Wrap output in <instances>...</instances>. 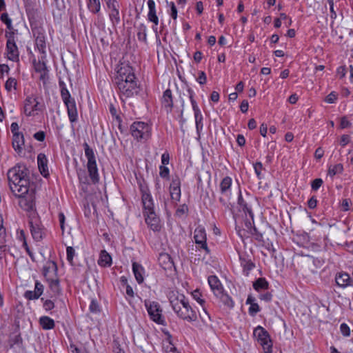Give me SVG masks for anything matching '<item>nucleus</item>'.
Returning <instances> with one entry per match:
<instances>
[{
    "instance_id": "obj_1",
    "label": "nucleus",
    "mask_w": 353,
    "mask_h": 353,
    "mask_svg": "<svg viewBox=\"0 0 353 353\" xmlns=\"http://www.w3.org/2000/svg\"><path fill=\"white\" fill-rule=\"evenodd\" d=\"M114 83L119 90L122 97L130 98L140 92L134 70L128 65H123L118 69L114 78Z\"/></svg>"
},
{
    "instance_id": "obj_2",
    "label": "nucleus",
    "mask_w": 353,
    "mask_h": 353,
    "mask_svg": "<svg viewBox=\"0 0 353 353\" xmlns=\"http://www.w3.org/2000/svg\"><path fill=\"white\" fill-rule=\"evenodd\" d=\"M8 179L11 191L14 195L25 194L29 190L28 170L25 165H17L8 172Z\"/></svg>"
},
{
    "instance_id": "obj_3",
    "label": "nucleus",
    "mask_w": 353,
    "mask_h": 353,
    "mask_svg": "<svg viewBox=\"0 0 353 353\" xmlns=\"http://www.w3.org/2000/svg\"><path fill=\"white\" fill-rule=\"evenodd\" d=\"M172 309L180 319L188 322H193L197 320L196 312L190 305L188 301L183 295L177 296L170 301Z\"/></svg>"
},
{
    "instance_id": "obj_4",
    "label": "nucleus",
    "mask_w": 353,
    "mask_h": 353,
    "mask_svg": "<svg viewBox=\"0 0 353 353\" xmlns=\"http://www.w3.org/2000/svg\"><path fill=\"white\" fill-rule=\"evenodd\" d=\"M85 150V155L88 159L87 169L89 176L92 183L96 184L99 181V174L96 162V157L94 150L89 146L87 143H83Z\"/></svg>"
},
{
    "instance_id": "obj_5",
    "label": "nucleus",
    "mask_w": 353,
    "mask_h": 353,
    "mask_svg": "<svg viewBox=\"0 0 353 353\" xmlns=\"http://www.w3.org/2000/svg\"><path fill=\"white\" fill-rule=\"evenodd\" d=\"M59 85L61 98L67 107L69 120L71 123H74L77 120L78 116L75 101L71 98L70 94L63 81L59 82Z\"/></svg>"
},
{
    "instance_id": "obj_6",
    "label": "nucleus",
    "mask_w": 353,
    "mask_h": 353,
    "mask_svg": "<svg viewBox=\"0 0 353 353\" xmlns=\"http://www.w3.org/2000/svg\"><path fill=\"white\" fill-rule=\"evenodd\" d=\"M132 136L138 141H146L151 136L150 126L142 121L134 122L130 126Z\"/></svg>"
},
{
    "instance_id": "obj_7",
    "label": "nucleus",
    "mask_w": 353,
    "mask_h": 353,
    "mask_svg": "<svg viewBox=\"0 0 353 353\" xmlns=\"http://www.w3.org/2000/svg\"><path fill=\"white\" fill-rule=\"evenodd\" d=\"M144 305L151 320L159 325H163L165 320L159 303L157 301L145 300Z\"/></svg>"
},
{
    "instance_id": "obj_8",
    "label": "nucleus",
    "mask_w": 353,
    "mask_h": 353,
    "mask_svg": "<svg viewBox=\"0 0 353 353\" xmlns=\"http://www.w3.org/2000/svg\"><path fill=\"white\" fill-rule=\"evenodd\" d=\"M253 334L258 343L262 346L265 353H272V342L268 332L261 326H257Z\"/></svg>"
},
{
    "instance_id": "obj_9",
    "label": "nucleus",
    "mask_w": 353,
    "mask_h": 353,
    "mask_svg": "<svg viewBox=\"0 0 353 353\" xmlns=\"http://www.w3.org/2000/svg\"><path fill=\"white\" fill-rule=\"evenodd\" d=\"M232 180L230 176L224 177L219 184V192L221 196L219 198L220 203L228 207L229 201L232 194Z\"/></svg>"
},
{
    "instance_id": "obj_10",
    "label": "nucleus",
    "mask_w": 353,
    "mask_h": 353,
    "mask_svg": "<svg viewBox=\"0 0 353 353\" xmlns=\"http://www.w3.org/2000/svg\"><path fill=\"white\" fill-rule=\"evenodd\" d=\"M5 36L7 39L6 52L8 59L12 61H18L19 53L16 45L14 32H6Z\"/></svg>"
},
{
    "instance_id": "obj_11",
    "label": "nucleus",
    "mask_w": 353,
    "mask_h": 353,
    "mask_svg": "<svg viewBox=\"0 0 353 353\" xmlns=\"http://www.w3.org/2000/svg\"><path fill=\"white\" fill-rule=\"evenodd\" d=\"M43 105L34 95L29 96L24 102V112L26 116H34L42 111Z\"/></svg>"
},
{
    "instance_id": "obj_12",
    "label": "nucleus",
    "mask_w": 353,
    "mask_h": 353,
    "mask_svg": "<svg viewBox=\"0 0 353 353\" xmlns=\"http://www.w3.org/2000/svg\"><path fill=\"white\" fill-rule=\"evenodd\" d=\"M194 240L199 250H202L205 254H210V250L207 245V236L205 229L199 226L194 231Z\"/></svg>"
},
{
    "instance_id": "obj_13",
    "label": "nucleus",
    "mask_w": 353,
    "mask_h": 353,
    "mask_svg": "<svg viewBox=\"0 0 353 353\" xmlns=\"http://www.w3.org/2000/svg\"><path fill=\"white\" fill-rule=\"evenodd\" d=\"M18 198V204L21 209L27 212L33 211L35 203L32 194L26 193L21 195H15Z\"/></svg>"
},
{
    "instance_id": "obj_14",
    "label": "nucleus",
    "mask_w": 353,
    "mask_h": 353,
    "mask_svg": "<svg viewBox=\"0 0 353 353\" xmlns=\"http://www.w3.org/2000/svg\"><path fill=\"white\" fill-rule=\"evenodd\" d=\"M144 216L145 223L152 230L159 232L161 230L159 218L154 212H148V213L144 214Z\"/></svg>"
},
{
    "instance_id": "obj_15",
    "label": "nucleus",
    "mask_w": 353,
    "mask_h": 353,
    "mask_svg": "<svg viewBox=\"0 0 353 353\" xmlns=\"http://www.w3.org/2000/svg\"><path fill=\"white\" fill-rule=\"evenodd\" d=\"M43 274L46 280H52L57 276V265L53 261H48L43 268Z\"/></svg>"
},
{
    "instance_id": "obj_16",
    "label": "nucleus",
    "mask_w": 353,
    "mask_h": 353,
    "mask_svg": "<svg viewBox=\"0 0 353 353\" xmlns=\"http://www.w3.org/2000/svg\"><path fill=\"white\" fill-rule=\"evenodd\" d=\"M170 193L172 200L177 202L181 198V181L179 176L172 178L170 185Z\"/></svg>"
},
{
    "instance_id": "obj_17",
    "label": "nucleus",
    "mask_w": 353,
    "mask_h": 353,
    "mask_svg": "<svg viewBox=\"0 0 353 353\" xmlns=\"http://www.w3.org/2000/svg\"><path fill=\"white\" fill-rule=\"evenodd\" d=\"M148 6L149 8V12L148 14V19L150 21L154 23L152 28L154 32L157 31V26L159 24V18L157 15L156 8H155V2L153 0L148 1Z\"/></svg>"
},
{
    "instance_id": "obj_18",
    "label": "nucleus",
    "mask_w": 353,
    "mask_h": 353,
    "mask_svg": "<svg viewBox=\"0 0 353 353\" xmlns=\"http://www.w3.org/2000/svg\"><path fill=\"white\" fill-rule=\"evenodd\" d=\"M141 192L144 214L148 213V212H154V203L151 194L148 192V190L141 189Z\"/></svg>"
},
{
    "instance_id": "obj_19",
    "label": "nucleus",
    "mask_w": 353,
    "mask_h": 353,
    "mask_svg": "<svg viewBox=\"0 0 353 353\" xmlns=\"http://www.w3.org/2000/svg\"><path fill=\"white\" fill-rule=\"evenodd\" d=\"M29 225L33 239L37 241L41 240L43 239L44 232L43 228L38 223L37 220H30L29 222Z\"/></svg>"
},
{
    "instance_id": "obj_20",
    "label": "nucleus",
    "mask_w": 353,
    "mask_h": 353,
    "mask_svg": "<svg viewBox=\"0 0 353 353\" xmlns=\"http://www.w3.org/2000/svg\"><path fill=\"white\" fill-rule=\"evenodd\" d=\"M43 292V285L39 281H36L34 290H28L25 292L24 296L28 300L37 299Z\"/></svg>"
},
{
    "instance_id": "obj_21",
    "label": "nucleus",
    "mask_w": 353,
    "mask_h": 353,
    "mask_svg": "<svg viewBox=\"0 0 353 353\" xmlns=\"http://www.w3.org/2000/svg\"><path fill=\"white\" fill-rule=\"evenodd\" d=\"M37 163L41 174L44 177L48 176L49 171L48 168V159L44 154L40 153L38 154Z\"/></svg>"
},
{
    "instance_id": "obj_22",
    "label": "nucleus",
    "mask_w": 353,
    "mask_h": 353,
    "mask_svg": "<svg viewBox=\"0 0 353 353\" xmlns=\"http://www.w3.org/2000/svg\"><path fill=\"white\" fill-rule=\"evenodd\" d=\"M132 272L138 283H142L144 281L145 270L141 265L137 262L132 263Z\"/></svg>"
},
{
    "instance_id": "obj_23",
    "label": "nucleus",
    "mask_w": 353,
    "mask_h": 353,
    "mask_svg": "<svg viewBox=\"0 0 353 353\" xmlns=\"http://www.w3.org/2000/svg\"><path fill=\"white\" fill-rule=\"evenodd\" d=\"M158 261L164 270L171 269L174 264L171 256L167 253L160 254Z\"/></svg>"
},
{
    "instance_id": "obj_24",
    "label": "nucleus",
    "mask_w": 353,
    "mask_h": 353,
    "mask_svg": "<svg viewBox=\"0 0 353 353\" xmlns=\"http://www.w3.org/2000/svg\"><path fill=\"white\" fill-rule=\"evenodd\" d=\"M208 283L215 296L218 294L219 292H221L222 291H223L222 285L219 279L216 276H210L208 277Z\"/></svg>"
},
{
    "instance_id": "obj_25",
    "label": "nucleus",
    "mask_w": 353,
    "mask_h": 353,
    "mask_svg": "<svg viewBox=\"0 0 353 353\" xmlns=\"http://www.w3.org/2000/svg\"><path fill=\"white\" fill-rule=\"evenodd\" d=\"M162 104L168 112L171 111L173 106V101L172 92L170 89H167L164 91L162 97Z\"/></svg>"
},
{
    "instance_id": "obj_26",
    "label": "nucleus",
    "mask_w": 353,
    "mask_h": 353,
    "mask_svg": "<svg viewBox=\"0 0 353 353\" xmlns=\"http://www.w3.org/2000/svg\"><path fill=\"white\" fill-rule=\"evenodd\" d=\"M24 145V137L23 134H14L12 139V146L16 152L20 153L23 151V146Z\"/></svg>"
},
{
    "instance_id": "obj_27",
    "label": "nucleus",
    "mask_w": 353,
    "mask_h": 353,
    "mask_svg": "<svg viewBox=\"0 0 353 353\" xmlns=\"http://www.w3.org/2000/svg\"><path fill=\"white\" fill-rule=\"evenodd\" d=\"M335 281L339 286L345 288L350 285L351 279L348 274L339 273L336 276Z\"/></svg>"
},
{
    "instance_id": "obj_28",
    "label": "nucleus",
    "mask_w": 353,
    "mask_h": 353,
    "mask_svg": "<svg viewBox=\"0 0 353 353\" xmlns=\"http://www.w3.org/2000/svg\"><path fill=\"white\" fill-rule=\"evenodd\" d=\"M98 264L101 267H108L112 264L111 256L104 250L100 253Z\"/></svg>"
},
{
    "instance_id": "obj_29",
    "label": "nucleus",
    "mask_w": 353,
    "mask_h": 353,
    "mask_svg": "<svg viewBox=\"0 0 353 353\" xmlns=\"http://www.w3.org/2000/svg\"><path fill=\"white\" fill-rule=\"evenodd\" d=\"M137 36L139 41L147 44V27L145 24L141 23L136 27Z\"/></svg>"
},
{
    "instance_id": "obj_30",
    "label": "nucleus",
    "mask_w": 353,
    "mask_h": 353,
    "mask_svg": "<svg viewBox=\"0 0 353 353\" xmlns=\"http://www.w3.org/2000/svg\"><path fill=\"white\" fill-rule=\"evenodd\" d=\"M239 260L241 265L243 267V272L245 275H248L250 271L255 267L254 263L250 259H247L241 256H240Z\"/></svg>"
},
{
    "instance_id": "obj_31",
    "label": "nucleus",
    "mask_w": 353,
    "mask_h": 353,
    "mask_svg": "<svg viewBox=\"0 0 353 353\" xmlns=\"http://www.w3.org/2000/svg\"><path fill=\"white\" fill-rule=\"evenodd\" d=\"M39 324L43 330H51L55 326L54 321L52 319L43 316L39 319Z\"/></svg>"
},
{
    "instance_id": "obj_32",
    "label": "nucleus",
    "mask_w": 353,
    "mask_h": 353,
    "mask_svg": "<svg viewBox=\"0 0 353 353\" xmlns=\"http://www.w3.org/2000/svg\"><path fill=\"white\" fill-rule=\"evenodd\" d=\"M36 46L39 51L43 54H46V38L43 34L39 33L36 38Z\"/></svg>"
},
{
    "instance_id": "obj_33",
    "label": "nucleus",
    "mask_w": 353,
    "mask_h": 353,
    "mask_svg": "<svg viewBox=\"0 0 353 353\" xmlns=\"http://www.w3.org/2000/svg\"><path fill=\"white\" fill-rule=\"evenodd\" d=\"M216 296L219 298L224 305L227 306L228 308L231 309L234 307V304L232 298L228 294L224 293L223 291L221 292H219Z\"/></svg>"
},
{
    "instance_id": "obj_34",
    "label": "nucleus",
    "mask_w": 353,
    "mask_h": 353,
    "mask_svg": "<svg viewBox=\"0 0 353 353\" xmlns=\"http://www.w3.org/2000/svg\"><path fill=\"white\" fill-rule=\"evenodd\" d=\"M34 68L36 72H39L41 74V78H43L47 74V67L43 61H38L35 60L33 62Z\"/></svg>"
},
{
    "instance_id": "obj_35",
    "label": "nucleus",
    "mask_w": 353,
    "mask_h": 353,
    "mask_svg": "<svg viewBox=\"0 0 353 353\" xmlns=\"http://www.w3.org/2000/svg\"><path fill=\"white\" fill-rule=\"evenodd\" d=\"M268 283L265 278H259L253 283V288L255 290H266L268 288Z\"/></svg>"
},
{
    "instance_id": "obj_36",
    "label": "nucleus",
    "mask_w": 353,
    "mask_h": 353,
    "mask_svg": "<svg viewBox=\"0 0 353 353\" xmlns=\"http://www.w3.org/2000/svg\"><path fill=\"white\" fill-rule=\"evenodd\" d=\"M49 283V287L50 290L53 292L54 294H59L61 292V288L59 285V280L58 277L54 278L52 280H47Z\"/></svg>"
},
{
    "instance_id": "obj_37",
    "label": "nucleus",
    "mask_w": 353,
    "mask_h": 353,
    "mask_svg": "<svg viewBox=\"0 0 353 353\" xmlns=\"http://www.w3.org/2000/svg\"><path fill=\"white\" fill-rule=\"evenodd\" d=\"M238 204L242 208L243 210L245 213H248L250 218L253 219L254 214L250 207L247 205V203L243 200L242 195L240 194L238 198Z\"/></svg>"
},
{
    "instance_id": "obj_38",
    "label": "nucleus",
    "mask_w": 353,
    "mask_h": 353,
    "mask_svg": "<svg viewBox=\"0 0 353 353\" xmlns=\"http://www.w3.org/2000/svg\"><path fill=\"white\" fill-rule=\"evenodd\" d=\"M343 170V165L341 163H338L333 166L331 165L329 167L327 174L331 177H333L334 175L341 173Z\"/></svg>"
},
{
    "instance_id": "obj_39",
    "label": "nucleus",
    "mask_w": 353,
    "mask_h": 353,
    "mask_svg": "<svg viewBox=\"0 0 353 353\" xmlns=\"http://www.w3.org/2000/svg\"><path fill=\"white\" fill-rule=\"evenodd\" d=\"M88 7L92 13H98L101 9L99 0H89Z\"/></svg>"
},
{
    "instance_id": "obj_40",
    "label": "nucleus",
    "mask_w": 353,
    "mask_h": 353,
    "mask_svg": "<svg viewBox=\"0 0 353 353\" xmlns=\"http://www.w3.org/2000/svg\"><path fill=\"white\" fill-rule=\"evenodd\" d=\"M109 17L112 23L114 26L119 24L121 21L119 16V10L110 11Z\"/></svg>"
},
{
    "instance_id": "obj_41",
    "label": "nucleus",
    "mask_w": 353,
    "mask_h": 353,
    "mask_svg": "<svg viewBox=\"0 0 353 353\" xmlns=\"http://www.w3.org/2000/svg\"><path fill=\"white\" fill-rule=\"evenodd\" d=\"M17 85V84L16 79L10 77L6 82L5 88L8 92H10L12 89L16 90Z\"/></svg>"
},
{
    "instance_id": "obj_42",
    "label": "nucleus",
    "mask_w": 353,
    "mask_h": 353,
    "mask_svg": "<svg viewBox=\"0 0 353 353\" xmlns=\"http://www.w3.org/2000/svg\"><path fill=\"white\" fill-rule=\"evenodd\" d=\"M107 8L110 11L119 10V3L117 0H105Z\"/></svg>"
},
{
    "instance_id": "obj_43",
    "label": "nucleus",
    "mask_w": 353,
    "mask_h": 353,
    "mask_svg": "<svg viewBox=\"0 0 353 353\" xmlns=\"http://www.w3.org/2000/svg\"><path fill=\"white\" fill-rule=\"evenodd\" d=\"M0 19H1V21L6 25L7 28L8 30L12 29V20L9 17L8 14L7 12L3 13L1 15Z\"/></svg>"
},
{
    "instance_id": "obj_44",
    "label": "nucleus",
    "mask_w": 353,
    "mask_h": 353,
    "mask_svg": "<svg viewBox=\"0 0 353 353\" xmlns=\"http://www.w3.org/2000/svg\"><path fill=\"white\" fill-rule=\"evenodd\" d=\"M6 233L3 226L2 220L0 221V245H6Z\"/></svg>"
},
{
    "instance_id": "obj_45",
    "label": "nucleus",
    "mask_w": 353,
    "mask_h": 353,
    "mask_svg": "<svg viewBox=\"0 0 353 353\" xmlns=\"http://www.w3.org/2000/svg\"><path fill=\"white\" fill-rule=\"evenodd\" d=\"M22 342V339L20 334H13L10 337V346H13L16 344H19Z\"/></svg>"
},
{
    "instance_id": "obj_46",
    "label": "nucleus",
    "mask_w": 353,
    "mask_h": 353,
    "mask_svg": "<svg viewBox=\"0 0 353 353\" xmlns=\"http://www.w3.org/2000/svg\"><path fill=\"white\" fill-rule=\"evenodd\" d=\"M78 178L81 183L88 184V179L84 170H80L78 172Z\"/></svg>"
},
{
    "instance_id": "obj_47",
    "label": "nucleus",
    "mask_w": 353,
    "mask_h": 353,
    "mask_svg": "<svg viewBox=\"0 0 353 353\" xmlns=\"http://www.w3.org/2000/svg\"><path fill=\"white\" fill-rule=\"evenodd\" d=\"M192 295L193 298L201 305H203L205 303V301L202 299L201 297V293L199 290H196L194 292H192Z\"/></svg>"
},
{
    "instance_id": "obj_48",
    "label": "nucleus",
    "mask_w": 353,
    "mask_h": 353,
    "mask_svg": "<svg viewBox=\"0 0 353 353\" xmlns=\"http://www.w3.org/2000/svg\"><path fill=\"white\" fill-rule=\"evenodd\" d=\"M259 311L260 307L258 303H256L254 304H251L248 310L250 315L252 316H255Z\"/></svg>"
},
{
    "instance_id": "obj_49",
    "label": "nucleus",
    "mask_w": 353,
    "mask_h": 353,
    "mask_svg": "<svg viewBox=\"0 0 353 353\" xmlns=\"http://www.w3.org/2000/svg\"><path fill=\"white\" fill-rule=\"evenodd\" d=\"M187 91L189 95L191 104L192 105V109L193 110H195L196 108H199V107L197 105L196 101L194 99V92L191 88H188Z\"/></svg>"
},
{
    "instance_id": "obj_50",
    "label": "nucleus",
    "mask_w": 353,
    "mask_h": 353,
    "mask_svg": "<svg viewBox=\"0 0 353 353\" xmlns=\"http://www.w3.org/2000/svg\"><path fill=\"white\" fill-rule=\"evenodd\" d=\"M340 330L344 336H349L350 334V330L349 326L343 323L340 325Z\"/></svg>"
},
{
    "instance_id": "obj_51",
    "label": "nucleus",
    "mask_w": 353,
    "mask_h": 353,
    "mask_svg": "<svg viewBox=\"0 0 353 353\" xmlns=\"http://www.w3.org/2000/svg\"><path fill=\"white\" fill-rule=\"evenodd\" d=\"M336 99L337 94L335 92H332L326 97L325 101L328 103H333Z\"/></svg>"
},
{
    "instance_id": "obj_52",
    "label": "nucleus",
    "mask_w": 353,
    "mask_h": 353,
    "mask_svg": "<svg viewBox=\"0 0 353 353\" xmlns=\"http://www.w3.org/2000/svg\"><path fill=\"white\" fill-rule=\"evenodd\" d=\"M90 310L92 313H97L100 311L99 305L95 300H92L90 305Z\"/></svg>"
},
{
    "instance_id": "obj_53",
    "label": "nucleus",
    "mask_w": 353,
    "mask_h": 353,
    "mask_svg": "<svg viewBox=\"0 0 353 353\" xmlns=\"http://www.w3.org/2000/svg\"><path fill=\"white\" fill-rule=\"evenodd\" d=\"M196 81L201 85L205 84L206 81H207V78H206L205 73L203 71H200L199 72V76H198V77L196 79Z\"/></svg>"
},
{
    "instance_id": "obj_54",
    "label": "nucleus",
    "mask_w": 353,
    "mask_h": 353,
    "mask_svg": "<svg viewBox=\"0 0 353 353\" xmlns=\"http://www.w3.org/2000/svg\"><path fill=\"white\" fill-rule=\"evenodd\" d=\"M67 253V259L70 263H72L74 256V250L72 247H68L66 249Z\"/></svg>"
},
{
    "instance_id": "obj_55",
    "label": "nucleus",
    "mask_w": 353,
    "mask_h": 353,
    "mask_svg": "<svg viewBox=\"0 0 353 353\" xmlns=\"http://www.w3.org/2000/svg\"><path fill=\"white\" fill-rule=\"evenodd\" d=\"M321 179H316L312 182V189L316 191L323 184Z\"/></svg>"
},
{
    "instance_id": "obj_56",
    "label": "nucleus",
    "mask_w": 353,
    "mask_h": 353,
    "mask_svg": "<svg viewBox=\"0 0 353 353\" xmlns=\"http://www.w3.org/2000/svg\"><path fill=\"white\" fill-rule=\"evenodd\" d=\"M159 169H160L159 174L162 178L168 177L169 173H170L168 168L165 167V165H161Z\"/></svg>"
},
{
    "instance_id": "obj_57",
    "label": "nucleus",
    "mask_w": 353,
    "mask_h": 353,
    "mask_svg": "<svg viewBox=\"0 0 353 353\" xmlns=\"http://www.w3.org/2000/svg\"><path fill=\"white\" fill-rule=\"evenodd\" d=\"M10 68L6 64H0V79L3 78L4 74H8Z\"/></svg>"
},
{
    "instance_id": "obj_58",
    "label": "nucleus",
    "mask_w": 353,
    "mask_h": 353,
    "mask_svg": "<svg viewBox=\"0 0 353 353\" xmlns=\"http://www.w3.org/2000/svg\"><path fill=\"white\" fill-rule=\"evenodd\" d=\"M33 137L39 141H43L45 140L46 134L43 131H39L33 135Z\"/></svg>"
},
{
    "instance_id": "obj_59",
    "label": "nucleus",
    "mask_w": 353,
    "mask_h": 353,
    "mask_svg": "<svg viewBox=\"0 0 353 353\" xmlns=\"http://www.w3.org/2000/svg\"><path fill=\"white\" fill-rule=\"evenodd\" d=\"M54 307V303L51 300H46L43 303V308L46 310H51Z\"/></svg>"
},
{
    "instance_id": "obj_60",
    "label": "nucleus",
    "mask_w": 353,
    "mask_h": 353,
    "mask_svg": "<svg viewBox=\"0 0 353 353\" xmlns=\"http://www.w3.org/2000/svg\"><path fill=\"white\" fill-rule=\"evenodd\" d=\"M351 123L347 119L346 117H343L341 119L340 126L341 128H346L351 126Z\"/></svg>"
},
{
    "instance_id": "obj_61",
    "label": "nucleus",
    "mask_w": 353,
    "mask_h": 353,
    "mask_svg": "<svg viewBox=\"0 0 353 353\" xmlns=\"http://www.w3.org/2000/svg\"><path fill=\"white\" fill-rule=\"evenodd\" d=\"M171 12L170 15L173 19H176L177 17V9L173 2L170 3Z\"/></svg>"
},
{
    "instance_id": "obj_62",
    "label": "nucleus",
    "mask_w": 353,
    "mask_h": 353,
    "mask_svg": "<svg viewBox=\"0 0 353 353\" xmlns=\"http://www.w3.org/2000/svg\"><path fill=\"white\" fill-rule=\"evenodd\" d=\"M10 129H11V132L13 134V136L14 134H21L19 132V125L16 122H13L11 125H10Z\"/></svg>"
},
{
    "instance_id": "obj_63",
    "label": "nucleus",
    "mask_w": 353,
    "mask_h": 353,
    "mask_svg": "<svg viewBox=\"0 0 353 353\" xmlns=\"http://www.w3.org/2000/svg\"><path fill=\"white\" fill-rule=\"evenodd\" d=\"M316 204L317 200L314 196L311 197L307 202L308 208L310 209L315 208L316 207Z\"/></svg>"
},
{
    "instance_id": "obj_64",
    "label": "nucleus",
    "mask_w": 353,
    "mask_h": 353,
    "mask_svg": "<svg viewBox=\"0 0 353 353\" xmlns=\"http://www.w3.org/2000/svg\"><path fill=\"white\" fill-rule=\"evenodd\" d=\"M272 295L270 292H265L260 295V299L266 302H269L272 300Z\"/></svg>"
}]
</instances>
